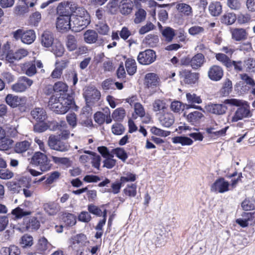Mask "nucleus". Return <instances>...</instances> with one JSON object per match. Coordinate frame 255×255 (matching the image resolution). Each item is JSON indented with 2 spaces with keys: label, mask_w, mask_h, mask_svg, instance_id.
<instances>
[{
  "label": "nucleus",
  "mask_w": 255,
  "mask_h": 255,
  "mask_svg": "<svg viewBox=\"0 0 255 255\" xmlns=\"http://www.w3.org/2000/svg\"><path fill=\"white\" fill-rule=\"evenodd\" d=\"M227 5L233 10H239L241 9L242 3L240 0H227Z\"/></svg>",
  "instance_id": "55"
},
{
  "label": "nucleus",
  "mask_w": 255,
  "mask_h": 255,
  "mask_svg": "<svg viewBox=\"0 0 255 255\" xmlns=\"http://www.w3.org/2000/svg\"><path fill=\"white\" fill-rule=\"evenodd\" d=\"M113 152L124 162H125L128 158V155L123 148H116L113 150Z\"/></svg>",
  "instance_id": "57"
},
{
  "label": "nucleus",
  "mask_w": 255,
  "mask_h": 255,
  "mask_svg": "<svg viewBox=\"0 0 255 255\" xmlns=\"http://www.w3.org/2000/svg\"><path fill=\"white\" fill-rule=\"evenodd\" d=\"M186 96L189 103L199 104L202 102L200 97L197 96L195 93H188L186 94Z\"/></svg>",
  "instance_id": "51"
},
{
  "label": "nucleus",
  "mask_w": 255,
  "mask_h": 255,
  "mask_svg": "<svg viewBox=\"0 0 255 255\" xmlns=\"http://www.w3.org/2000/svg\"><path fill=\"white\" fill-rule=\"evenodd\" d=\"M11 214L15 216V218L21 219L24 216L31 215V212L30 211H24L20 207H17L12 210Z\"/></svg>",
  "instance_id": "45"
},
{
  "label": "nucleus",
  "mask_w": 255,
  "mask_h": 255,
  "mask_svg": "<svg viewBox=\"0 0 255 255\" xmlns=\"http://www.w3.org/2000/svg\"><path fill=\"white\" fill-rule=\"evenodd\" d=\"M113 157L114 155L113 154L106 158L103 161V166L108 169H111L114 167L116 164L117 161L116 159H113Z\"/></svg>",
  "instance_id": "61"
},
{
  "label": "nucleus",
  "mask_w": 255,
  "mask_h": 255,
  "mask_svg": "<svg viewBox=\"0 0 255 255\" xmlns=\"http://www.w3.org/2000/svg\"><path fill=\"white\" fill-rule=\"evenodd\" d=\"M20 243L23 248L30 247L33 245V238L31 236L25 235L21 237Z\"/></svg>",
  "instance_id": "58"
},
{
  "label": "nucleus",
  "mask_w": 255,
  "mask_h": 255,
  "mask_svg": "<svg viewBox=\"0 0 255 255\" xmlns=\"http://www.w3.org/2000/svg\"><path fill=\"white\" fill-rule=\"evenodd\" d=\"M52 51L57 57H61L64 53V48L60 42H55L52 47Z\"/></svg>",
  "instance_id": "53"
},
{
  "label": "nucleus",
  "mask_w": 255,
  "mask_h": 255,
  "mask_svg": "<svg viewBox=\"0 0 255 255\" xmlns=\"http://www.w3.org/2000/svg\"><path fill=\"white\" fill-rule=\"evenodd\" d=\"M183 81L187 84H195L199 78V74L188 70H182L180 72Z\"/></svg>",
  "instance_id": "13"
},
{
  "label": "nucleus",
  "mask_w": 255,
  "mask_h": 255,
  "mask_svg": "<svg viewBox=\"0 0 255 255\" xmlns=\"http://www.w3.org/2000/svg\"><path fill=\"white\" fill-rule=\"evenodd\" d=\"M97 30L98 33L102 35H107L110 31V28L107 23L103 22H99L96 24Z\"/></svg>",
  "instance_id": "50"
},
{
  "label": "nucleus",
  "mask_w": 255,
  "mask_h": 255,
  "mask_svg": "<svg viewBox=\"0 0 255 255\" xmlns=\"http://www.w3.org/2000/svg\"><path fill=\"white\" fill-rule=\"evenodd\" d=\"M71 6L72 31L79 32L85 28L90 23V16L88 11L83 7L78 5Z\"/></svg>",
  "instance_id": "1"
},
{
  "label": "nucleus",
  "mask_w": 255,
  "mask_h": 255,
  "mask_svg": "<svg viewBox=\"0 0 255 255\" xmlns=\"http://www.w3.org/2000/svg\"><path fill=\"white\" fill-rule=\"evenodd\" d=\"M224 74L222 67L218 65L211 66L208 72L209 78L212 81H218L220 80Z\"/></svg>",
  "instance_id": "14"
},
{
  "label": "nucleus",
  "mask_w": 255,
  "mask_h": 255,
  "mask_svg": "<svg viewBox=\"0 0 255 255\" xmlns=\"http://www.w3.org/2000/svg\"><path fill=\"white\" fill-rule=\"evenodd\" d=\"M67 63L64 61L56 62L55 68L51 74V77L53 79H60L63 72V70L66 67Z\"/></svg>",
  "instance_id": "24"
},
{
  "label": "nucleus",
  "mask_w": 255,
  "mask_h": 255,
  "mask_svg": "<svg viewBox=\"0 0 255 255\" xmlns=\"http://www.w3.org/2000/svg\"><path fill=\"white\" fill-rule=\"evenodd\" d=\"M30 145L31 143L29 141L24 140L16 143L14 147V150L16 153H23L28 150L29 149Z\"/></svg>",
  "instance_id": "38"
},
{
  "label": "nucleus",
  "mask_w": 255,
  "mask_h": 255,
  "mask_svg": "<svg viewBox=\"0 0 255 255\" xmlns=\"http://www.w3.org/2000/svg\"><path fill=\"white\" fill-rule=\"evenodd\" d=\"M134 16V23L136 24H139L145 19L146 12L143 9L140 8L135 12Z\"/></svg>",
  "instance_id": "47"
},
{
  "label": "nucleus",
  "mask_w": 255,
  "mask_h": 255,
  "mask_svg": "<svg viewBox=\"0 0 255 255\" xmlns=\"http://www.w3.org/2000/svg\"><path fill=\"white\" fill-rule=\"evenodd\" d=\"M32 162L33 164L40 167L42 172H46L50 169L51 164L48 160L47 156L40 152H36L32 157Z\"/></svg>",
  "instance_id": "5"
},
{
  "label": "nucleus",
  "mask_w": 255,
  "mask_h": 255,
  "mask_svg": "<svg viewBox=\"0 0 255 255\" xmlns=\"http://www.w3.org/2000/svg\"><path fill=\"white\" fill-rule=\"evenodd\" d=\"M133 6V3L131 0H122L119 6L120 11L123 15H128L132 12Z\"/></svg>",
  "instance_id": "20"
},
{
  "label": "nucleus",
  "mask_w": 255,
  "mask_h": 255,
  "mask_svg": "<svg viewBox=\"0 0 255 255\" xmlns=\"http://www.w3.org/2000/svg\"><path fill=\"white\" fill-rule=\"evenodd\" d=\"M205 62V57L201 53L195 55L190 60V66L193 69L201 67Z\"/></svg>",
  "instance_id": "27"
},
{
  "label": "nucleus",
  "mask_w": 255,
  "mask_h": 255,
  "mask_svg": "<svg viewBox=\"0 0 255 255\" xmlns=\"http://www.w3.org/2000/svg\"><path fill=\"white\" fill-rule=\"evenodd\" d=\"M231 33L233 39L236 41L245 40L247 38V33L244 28H233Z\"/></svg>",
  "instance_id": "29"
},
{
  "label": "nucleus",
  "mask_w": 255,
  "mask_h": 255,
  "mask_svg": "<svg viewBox=\"0 0 255 255\" xmlns=\"http://www.w3.org/2000/svg\"><path fill=\"white\" fill-rule=\"evenodd\" d=\"M43 208L49 215H54L59 211V206L58 203L55 202L44 204Z\"/></svg>",
  "instance_id": "32"
},
{
  "label": "nucleus",
  "mask_w": 255,
  "mask_h": 255,
  "mask_svg": "<svg viewBox=\"0 0 255 255\" xmlns=\"http://www.w3.org/2000/svg\"><path fill=\"white\" fill-rule=\"evenodd\" d=\"M13 140L7 137L5 135V131L0 127V150H6L12 144Z\"/></svg>",
  "instance_id": "17"
},
{
  "label": "nucleus",
  "mask_w": 255,
  "mask_h": 255,
  "mask_svg": "<svg viewBox=\"0 0 255 255\" xmlns=\"http://www.w3.org/2000/svg\"><path fill=\"white\" fill-rule=\"evenodd\" d=\"M71 17L59 16L57 18L56 27L60 30L67 31L72 30Z\"/></svg>",
  "instance_id": "11"
},
{
  "label": "nucleus",
  "mask_w": 255,
  "mask_h": 255,
  "mask_svg": "<svg viewBox=\"0 0 255 255\" xmlns=\"http://www.w3.org/2000/svg\"><path fill=\"white\" fill-rule=\"evenodd\" d=\"M153 111L157 113H163L167 111V105L164 100L156 99L152 103Z\"/></svg>",
  "instance_id": "25"
},
{
  "label": "nucleus",
  "mask_w": 255,
  "mask_h": 255,
  "mask_svg": "<svg viewBox=\"0 0 255 255\" xmlns=\"http://www.w3.org/2000/svg\"><path fill=\"white\" fill-rule=\"evenodd\" d=\"M159 81V79L156 74L148 73L145 76L144 84L146 88L153 89L158 86Z\"/></svg>",
  "instance_id": "15"
},
{
  "label": "nucleus",
  "mask_w": 255,
  "mask_h": 255,
  "mask_svg": "<svg viewBox=\"0 0 255 255\" xmlns=\"http://www.w3.org/2000/svg\"><path fill=\"white\" fill-rule=\"evenodd\" d=\"M155 27V26L152 22L148 21L145 25H143L140 27L139 29L138 32L139 34L143 35L152 30H153Z\"/></svg>",
  "instance_id": "60"
},
{
  "label": "nucleus",
  "mask_w": 255,
  "mask_h": 255,
  "mask_svg": "<svg viewBox=\"0 0 255 255\" xmlns=\"http://www.w3.org/2000/svg\"><path fill=\"white\" fill-rule=\"evenodd\" d=\"M125 194L129 197H134L136 194V185L135 184L128 185L124 190Z\"/></svg>",
  "instance_id": "56"
},
{
  "label": "nucleus",
  "mask_w": 255,
  "mask_h": 255,
  "mask_svg": "<svg viewBox=\"0 0 255 255\" xmlns=\"http://www.w3.org/2000/svg\"><path fill=\"white\" fill-rule=\"evenodd\" d=\"M204 117V115L200 112L195 111L187 115L186 119L187 121L192 125L198 124L201 119Z\"/></svg>",
  "instance_id": "30"
},
{
  "label": "nucleus",
  "mask_w": 255,
  "mask_h": 255,
  "mask_svg": "<svg viewBox=\"0 0 255 255\" xmlns=\"http://www.w3.org/2000/svg\"><path fill=\"white\" fill-rule=\"evenodd\" d=\"M31 115L33 119L39 122H43L47 118L45 110L42 108H35L31 111Z\"/></svg>",
  "instance_id": "22"
},
{
  "label": "nucleus",
  "mask_w": 255,
  "mask_h": 255,
  "mask_svg": "<svg viewBox=\"0 0 255 255\" xmlns=\"http://www.w3.org/2000/svg\"><path fill=\"white\" fill-rule=\"evenodd\" d=\"M245 67L247 71L249 72H255V60L253 58H249L245 61Z\"/></svg>",
  "instance_id": "64"
},
{
  "label": "nucleus",
  "mask_w": 255,
  "mask_h": 255,
  "mask_svg": "<svg viewBox=\"0 0 255 255\" xmlns=\"http://www.w3.org/2000/svg\"><path fill=\"white\" fill-rule=\"evenodd\" d=\"M33 81L26 76L20 77L17 82L11 86V90L15 93L26 91L33 84Z\"/></svg>",
  "instance_id": "7"
},
{
  "label": "nucleus",
  "mask_w": 255,
  "mask_h": 255,
  "mask_svg": "<svg viewBox=\"0 0 255 255\" xmlns=\"http://www.w3.org/2000/svg\"><path fill=\"white\" fill-rule=\"evenodd\" d=\"M62 219L66 225L69 226H73L76 223V217L71 213H63Z\"/></svg>",
  "instance_id": "40"
},
{
  "label": "nucleus",
  "mask_w": 255,
  "mask_h": 255,
  "mask_svg": "<svg viewBox=\"0 0 255 255\" xmlns=\"http://www.w3.org/2000/svg\"><path fill=\"white\" fill-rule=\"evenodd\" d=\"M89 242L85 235L79 234L70 239L69 248L77 255H81L84 251V247Z\"/></svg>",
  "instance_id": "4"
},
{
  "label": "nucleus",
  "mask_w": 255,
  "mask_h": 255,
  "mask_svg": "<svg viewBox=\"0 0 255 255\" xmlns=\"http://www.w3.org/2000/svg\"><path fill=\"white\" fill-rule=\"evenodd\" d=\"M156 57V53L153 50L147 49L139 53L137 60L140 64L149 65L155 60Z\"/></svg>",
  "instance_id": "8"
},
{
  "label": "nucleus",
  "mask_w": 255,
  "mask_h": 255,
  "mask_svg": "<svg viewBox=\"0 0 255 255\" xmlns=\"http://www.w3.org/2000/svg\"><path fill=\"white\" fill-rule=\"evenodd\" d=\"M224 103L232 106L239 107L232 117V122H237L244 118H250L252 116L250 105L246 101L237 99H230L225 100Z\"/></svg>",
  "instance_id": "2"
},
{
  "label": "nucleus",
  "mask_w": 255,
  "mask_h": 255,
  "mask_svg": "<svg viewBox=\"0 0 255 255\" xmlns=\"http://www.w3.org/2000/svg\"><path fill=\"white\" fill-rule=\"evenodd\" d=\"M85 99L87 102L98 101L101 97L100 92L96 89L93 88H88L85 92Z\"/></svg>",
  "instance_id": "18"
},
{
  "label": "nucleus",
  "mask_w": 255,
  "mask_h": 255,
  "mask_svg": "<svg viewBox=\"0 0 255 255\" xmlns=\"http://www.w3.org/2000/svg\"><path fill=\"white\" fill-rule=\"evenodd\" d=\"M125 66L128 73L130 75H133L136 71V63L134 59L128 58L125 62Z\"/></svg>",
  "instance_id": "36"
},
{
  "label": "nucleus",
  "mask_w": 255,
  "mask_h": 255,
  "mask_svg": "<svg viewBox=\"0 0 255 255\" xmlns=\"http://www.w3.org/2000/svg\"><path fill=\"white\" fill-rule=\"evenodd\" d=\"M73 5H78L72 2L67 1L66 3H61L60 5H59L58 12L59 14V16H62L63 17L68 16L71 17V15L73 12H72L71 7L73 6Z\"/></svg>",
  "instance_id": "16"
},
{
  "label": "nucleus",
  "mask_w": 255,
  "mask_h": 255,
  "mask_svg": "<svg viewBox=\"0 0 255 255\" xmlns=\"http://www.w3.org/2000/svg\"><path fill=\"white\" fill-rule=\"evenodd\" d=\"M51 244L48 242L47 240L44 237L39 239L36 245V252L37 253L44 255L49 251Z\"/></svg>",
  "instance_id": "21"
},
{
  "label": "nucleus",
  "mask_w": 255,
  "mask_h": 255,
  "mask_svg": "<svg viewBox=\"0 0 255 255\" xmlns=\"http://www.w3.org/2000/svg\"><path fill=\"white\" fill-rule=\"evenodd\" d=\"M66 46L68 50L72 51L77 49L78 46L76 37L72 35H68L66 37Z\"/></svg>",
  "instance_id": "35"
},
{
  "label": "nucleus",
  "mask_w": 255,
  "mask_h": 255,
  "mask_svg": "<svg viewBox=\"0 0 255 255\" xmlns=\"http://www.w3.org/2000/svg\"><path fill=\"white\" fill-rule=\"evenodd\" d=\"M145 41L149 47H153L158 43L159 38L157 35L148 34L145 37Z\"/></svg>",
  "instance_id": "49"
},
{
  "label": "nucleus",
  "mask_w": 255,
  "mask_h": 255,
  "mask_svg": "<svg viewBox=\"0 0 255 255\" xmlns=\"http://www.w3.org/2000/svg\"><path fill=\"white\" fill-rule=\"evenodd\" d=\"M161 34L168 42L172 41L175 35V30L170 27H164L161 30Z\"/></svg>",
  "instance_id": "37"
},
{
  "label": "nucleus",
  "mask_w": 255,
  "mask_h": 255,
  "mask_svg": "<svg viewBox=\"0 0 255 255\" xmlns=\"http://www.w3.org/2000/svg\"><path fill=\"white\" fill-rule=\"evenodd\" d=\"M232 90V83L231 81L227 79L223 83V87L221 89V93L223 96H228Z\"/></svg>",
  "instance_id": "44"
},
{
  "label": "nucleus",
  "mask_w": 255,
  "mask_h": 255,
  "mask_svg": "<svg viewBox=\"0 0 255 255\" xmlns=\"http://www.w3.org/2000/svg\"><path fill=\"white\" fill-rule=\"evenodd\" d=\"M53 89L55 92L59 93L60 95H63L67 92L68 86L66 83L59 81L54 84Z\"/></svg>",
  "instance_id": "42"
},
{
  "label": "nucleus",
  "mask_w": 255,
  "mask_h": 255,
  "mask_svg": "<svg viewBox=\"0 0 255 255\" xmlns=\"http://www.w3.org/2000/svg\"><path fill=\"white\" fill-rule=\"evenodd\" d=\"M22 69L25 73L29 77L34 75L36 73L35 64L33 62H27L23 64Z\"/></svg>",
  "instance_id": "39"
},
{
  "label": "nucleus",
  "mask_w": 255,
  "mask_h": 255,
  "mask_svg": "<svg viewBox=\"0 0 255 255\" xmlns=\"http://www.w3.org/2000/svg\"><path fill=\"white\" fill-rule=\"evenodd\" d=\"M28 51L24 49H19L14 53H8L6 54L5 60L10 63L19 60L28 55Z\"/></svg>",
  "instance_id": "12"
},
{
  "label": "nucleus",
  "mask_w": 255,
  "mask_h": 255,
  "mask_svg": "<svg viewBox=\"0 0 255 255\" xmlns=\"http://www.w3.org/2000/svg\"><path fill=\"white\" fill-rule=\"evenodd\" d=\"M40 226V223L35 217L31 218L29 222L27 224L26 228L27 230H37Z\"/></svg>",
  "instance_id": "63"
},
{
  "label": "nucleus",
  "mask_w": 255,
  "mask_h": 255,
  "mask_svg": "<svg viewBox=\"0 0 255 255\" xmlns=\"http://www.w3.org/2000/svg\"><path fill=\"white\" fill-rule=\"evenodd\" d=\"M156 116L160 125L164 128H170L175 122L174 115L168 111L163 113H157Z\"/></svg>",
  "instance_id": "9"
},
{
  "label": "nucleus",
  "mask_w": 255,
  "mask_h": 255,
  "mask_svg": "<svg viewBox=\"0 0 255 255\" xmlns=\"http://www.w3.org/2000/svg\"><path fill=\"white\" fill-rule=\"evenodd\" d=\"M65 123L64 122L62 121L60 123L55 121H48L47 122L48 129L52 131L60 130V129H62V126Z\"/></svg>",
  "instance_id": "48"
},
{
  "label": "nucleus",
  "mask_w": 255,
  "mask_h": 255,
  "mask_svg": "<svg viewBox=\"0 0 255 255\" xmlns=\"http://www.w3.org/2000/svg\"><path fill=\"white\" fill-rule=\"evenodd\" d=\"M48 144L51 149L60 152L67 151L70 147L67 141L58 139L55 135H50L49 137Z\"/></svg>",
  "instance_id": "6"
},
{
  "label": "nucleus",
  "mask_w": 255,
  "mask_h": 255,
  "mask_svg": "<svg viewBox=\"0 0 255 255\" xmlns=\"http://www.w3.org/2000/svg\"><path fill=\"white\" fill-rule=\"evenodd\" d=\"M72 104L73 101L71 99L57 98L53 95L49 100L48 107L56 114H64L70 109Z\"/></svg>",
  "instance_id": "3"
},
{
  "label": "nucleus",
  "mask_w": 255,
  "mask_h": 255,
  "mask_svg": "<svg viewBox=\"0 0 255 255\" xmlns=\"http://www.w3.org/2000/svg\"><path fill=\"white\" fill-rule=\"evenodd\" d=\"M172 142L174 143H180L182 145H190L193 143V140L185 136H176L172 138Z\"/></svg>",
  "instance_id": "43"
},
{
  "label": "nucleus",
  "mask_w": 255,
  "mask_h": 255,
  "mask_svg": "<svg viewBox=\"0 0 255 255\" xmlns=\"http://www.w3.org/2000/svg\"><path fill=\"white\" fill-rule=\"evenodd\" d=\"M229 183L224 178H220L212 185L211 190L212 191L223 193L229 191Z\"/></svg>",
  "instance_id": "10"
},
{
  "label": "nucleus",
  "mask_w": 255,
  "mask_h": 255,
  "mask_svg": "<svg viewBox=\"0 0 255 255\" xmlns=\"http://www.w3.org/2000/svg\"><path fill=\"white\" fill-rule=\"evenodd\" d=\"M215 57L216 59L222 63L227 68L232 67V60L226 55L219 53L216 54Z\"/></svg>",
  "instance_id": "41"
},
{
  "label": "nucleus",
  "mask_w": 255,
  "mask_h": 255,
  "mask_svg": "<svg viewBox=\"0 0 255 255\" xmlns=\"http://www.w3.org/2000/svg\"><path fill=\"white\" fill-rule=\"evenodd\" d=\"M125 116V110L122 108L115 110L112 114L113 119L117 121L123 120Z\"/></svg>",
  "instance_id": "54"
},
{
  "label": "nucleus",
  "mask_w": 255,
  "mask_h": 255,
  "mask_svg": "<svg viewBox=\"0 0 255 255\" xmlns=\"http://www.w3.org/2000/svg\"><path fill=\"white\" fill-rule=\"evenodd\" d=\"M36 38L35 33L33 30H23L22 42L24 43L30 44L32 43Z\"/></svg>",
  "instance_id": "33"
},
{
  "label": "nucleus",
  "mask_w": 255,
  "mask_h": 255,
  "mask_svg": "<svg viewBox=\"0 0 255 255\" xmlns=\"http://www.w3.org/2000/svg\"><path fill=\"white\" fill-rule=\"evenodd\" d=\"M54 41V37L52 33L49 31H45L42 34L41 37V43L42 46L45 47H51Z\"/></svg>",
  "instance_id": "26"
},
{
  "label": "nucleus",
  "mask_w": 255,
  "mask_h": 255,
  "mask_svg": "<svg viewBox=\"0 0 255 255\" xmlns=\"http://www.w3.org/2000/svg\"><path fill=\"white\" fill-rule=\"evenodd\" d=\"M22 99L17 96L8 94L5 97V102L7 105L12 108H15L21 104Z\"/></svg>",
  "instance_id": "31"
},
{
  "label": "nucleus",
  "mask_w": 255,
  "mask_h": 255,
  "mask_svg": "<svg viewBox=\"0 0 255 255\" xmlns=\"http://www.w3.org/2000/svg\"><path fill=\"white\" fill-rule=\"evenodd\" d=\"M242 207L245 211L254 210L255 209V200L245 199L242 203Z\"/></svg>",
  "instance_id": "52"
},
{
  "label": "nucleus",
  "mask_w": 255,
  "mask_h": 255,
  "mask_svg": "<svg viewBox=\"0 0 255 255\" xmlns=\"http://www.w3.org/2000/svg\"><path fill=\"white\" fill-rule=\"evenodd\" d=\"M175 8L181 13L186 16H191L193 15V9L192 7L185 3L178 2L175 5Z\"/></svg>",
  "instance_id": "23"
},
{
  "label": "nucleus",
  "mask_w": 255,
  "mask_h": 255,
  "mask_svg": "<svg viewBox=\"0 0 255 255\" xmlns=\"http://www.w3.org/2000/svg\"><path fill=\"white\" fill-rule=\"evenodd\" d=\"M210 14L214 16L219 15L222 11V6L220 2H212L209 6Z\"/></svg>",
  "instance_id": "34"
},
{
  "label": "nucleus",
  "mask_w": 255,
  "mask_h": 255,
  "mask_svg": "<svg viewBox=\"0 0 255 255\" xmlns=\"http://www.w3.org/2000/svg\"><path fill=\"white\" fill-rule=\"evenodd\" d=\"M204 30L203 27L195 25L188 29V32L191 35L195 36L204 33Z\"/></svg>",
  "instance_id": "59"
},
{
  "label": "nucleus",
  "mask_w": 255,
  "mask_h": 255,
  "mask_svg": "<svg viewBox=\"0 0 255 255\" xmlns=\"http://www.w3.org/2000/svg\"><path fill=\"white\" fill-rule=\"evenodd\" d=\"M83 37L84 41L86 43L88 44H93L97 41L98 35L96 31L89 29L84 32Z\"/></svg>",
  "instance_id": "28"
},
{
  "label": "nucleus",
  "mask_w": 255,
  "mask_h": 255,
  "mask_svg": "<svg viewBox=\"0 0 255 255\" xmlns=\"http://www.w3.org/2000/svg\"><path fill=\"white\" fill-rule=\"evenodd\" d=\"M236 20V14L233 13H228L225 14L221 18V22L227 25H231Z\"/></svg>",
  "instance_id": "46"
},
{
  "label": "nucleus",
  "mask_w": 255,
  "mask_h": 255,
  "mask_svg": "<svg viewBox=\"0 0 255 255\" xmlns=\"http://www.w3.org/2000/svg\"><path fill=\"white\" fill-rule=\"evenodd\" d=\"M207 110L213 114L222 115L226 113L227 107L224 104H211L207 106Z\"/></svg>",
  "instance_id": "19"
},
{
  "label": "nucleus",
  "mask_w": 255,
  "mask_h": 255,
  "mask_svg": "<svg viewBox=\"0 0 255 255\" xmlns=\"http://www.w3.org/2000/svg\"><path fill=\"white\" fill-rule=\"evenodd\" d=\"M151 132L157 136L165 137L169 135L170 132L165 131L162 129L158 128L156 127H153L150 129Z\"/></svg>",
  "instance_id": "62"
}]
</instances>
